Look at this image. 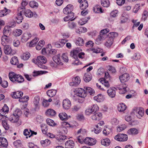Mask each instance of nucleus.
Listing matches in <instances>:
<instances>
[{
	"label": "nucleus",
	"instance_id": "obj_54",
	"mask_svg": "<svg viewBox=\"0 0 148 148\" xmlns=\"http://www.w3.org/2000/svg\"><path fill=\"white\" fill-rule=\"evenodd\" d=\"M30 6L32 8H37L38 5V3L34 1H30L29 3Z\"/></svg>",
	"mask_w": 148,
	"mask_h": 148
},
{
	"label": "nucleus",
	"instance_id": "obj_4",
	"mask_svg": "<svg viewBox=\"0 0 148 148\" xmlns=\"http://www.w3.org/2000/svg\"><path fill=\"white\" fill-rule=\"evenodd\" d=\"M18 110L15 111V112L10 115L9 118V120L11 122L16 123L18 121L19 119V116L18 113H17Z\"/></svg>",
	"mask_w": 148,
	"mask_h": 148
},
{
	"label": "nucleus",
	"instance_id": "obj_15",
	"mask_svg": "<svg viewBox=\"0 0 148 148\" xmlns=\"http://www.w3.org/2000/svg\"><path fill=\"white\" fill-rule=\"evenodd\" d=\"M115 89L114 88H110L107 91V92L110 97L113 98L115 97L116 95Z\"/></svg>",
	"mask_w": 148,
	"mask_h": 148
},
{
	"label": "nucleus",
	"instance_id": "obj_62",
	"mask_svg": "<svg viewBox=\"0 0 148 148\" xmlns=\"http://www.w3.org/2000/svg\"><path fill=\"white\" fill-rule=\"evenodd\" d=\"M29 100V97L28 96H26L24 97L19 98L18 100L19 102H24L27 101Z\"/></svg>",
	"mask_w": 148,
	"mask_h": 148
},
{
	"label": "nucleus",
	"instance_id": "obj_50",
	"mask_svg": "<svg viewBox=\"0 0 148 148\" xmlns=\"http://www.w3.org/2000/svg\"><path fill=\"white\" fill-rule=\"evenodd\" d=\"M106 36V34H100L96 40L97 41H98L99 43H100L101 41L105 39Z\"/></svg>",
	"mask_w": 148,
	"mask_h": 148
},
{
	"label": "nucleus",
	"instance_id": "obj_42",
	"mask_svg": "<svg viewBox=\"0 0 148 148\" xmlns=\"http://www.w3.org/2000/svg\"><path fill=\"white\" fill-rule=\"evenodd\" d=\"M24 13L25 15L27 17L30 18L32 17L33 16L32 12L29 10H27L23 12Z\"/></svg>",
	"mask_w": 148,
	"mask_h": 148
},
{
	"label": "nucleus",
	"instance_id": "obj_39",
	"mask_svg": "<svg viewBox=\"0 0 148 148\" xmlns=\"http://www.w3.org/2000/svg\"><path fill=\"white\" fill-rule=\"evenodd\" d=\"M45 43V42L44 40H40L36 46V49L38 50H40L43 46Z\"/></svg>",
	"mask_w": 148,
	"mask_h": 148
},
{
	"label": "nucleus",
	"instance_id": "obj_43",
	"mask_svg": "<svg viewBox=\"0 0 148 148\" xmlns=\"http://www.w3.org/2000/svg\"><path fill=\"white\" fill-rule=\"evenodd\" d=\"M90 19L89 17H85L84 18L81 19L78 22V23L81 25H83L86 23L88 20Z\"/></svg>",
	"mask_w": 148,
	"mask_h": 148
},
{
	"label": "nucleus",
	"instance_id": "obj_29",
	"mask_svg": "<svg viewBox=\"0 0 148 148\" xmlns=\"http://www.w3.org/2000/svg\"><path fill=\"white\" fill-rule=\"evenodd\" d=\"M10 12V10L8 9L5 8L2 10L0 11V17H2L6 15Z\"/></svg>",
	"mask_w": 148,
	"mask_h": 148
},
{
	"label": "nucleus",
	"instance_id": "obj_8",
	"mask_svg": "<svg viewBox=\"0 0 148 148\" xmlns=\"http://www.w3.org/2000/svg\"><path fill=\"white\" fill-rule=\"evenodd\" d=\"M85 143L89 145H95L96 142V140L95 138L87 137L84 140Z\"/></svg>",
	"mask_w": 148,
	"mask_h": 148
},
{
	"label": "nucleus",
	"instance_id": "obj_41",
	"mask_svg": "<svg viewBox=\"0 0 148 148\" xmlns=\"http://www.w3.org/2000/svg\"><path fill=\"white\" fill-rule=\"evenodd\" d=\"M30 56V54L29 52H27L23 53L21 56V58L24 60H27L29 59Z\"/></svg>",
	"mask_w": 148,
	"mask_h": 148
},
{
	"label": "nucleus",
	"instance_id": "obj_57",
	"mask_svg": "<svg viewBox=\"0 0 148 148\" xmlns=\"http://www.w3.org/2000/svg\"><path fill=\"white\" fill-rule=\"evenodd\" d=\"M42 131L44 134H46L47 133V128L46 125L45 124H42L41 125Z\"/></svg>",
	"mask_w": 148,
	"mask_h": 148
},
{
	"label": "nucleus",
	"instance_id": "obj_31",
	"mask_svg": "<svg viewBox=\"0 0 148 148\" xmlns=\"http://www.w3.org/2000/svg\"><path fill=\"white\" fill-rule=\"evenodd\" d=\"M88 5V1L86 0H84L80 3V8L81 10H84L87 8Z\"/></svg>",
	"mask_w": 148,
	"mask_h": 148
},
{
	"label": "nucleus",
	"instance_id": "obj_6",
	"mask_svg": "<svg viewBox=\"0 0 148 148\" xmlns=\"http://www.w3.org/2000/svg\"><path fill=\"white\" fill-rule=\"evenodd\" d=\"M77 96L81 97L84 98L86 96V93L85 90L82 88H77L74 91Z\"/></svg>",
	"mask_w": 148,
	"mask_h": 148
},
{
	"label": "nucleus",
	"instance_id": "obj_18",
	"mask_svg": "<svg viewBox=\"0 0 148 148\" xmlns=\"http://www.w3.org/2000/svg\"><path fill=\"white\" fill-rule=\"evenodd\" d=\"M10 41L8 36L3 35L1 37V44L3 45H6Z\"/></svg>",
	"mask_w": 148,
	"mask_h": 148
},
{
	"label": "nucleus",
	"instance_id": "obj_24",
	"mask_svg": "<svg viewBox=\"0 0 148 148\" xmlns=\"http://www.w3.org/2000/svg\"><path fill=\"white\" fill-rule=\"evenodd\" d=\"M56 112L53 110L51 109H49L47 110L45 112L46 114L50 116H53L55 115Z\"/></svg>",
	"mask_w": 148,
	"mask_h": 148
},
{
	"label": "nucleus",
	"instance_id": "obj_40",
	"mask_svg": "<svg viewBox=\"0 0 148 148\" xmlns=\"http://www.w3.org/2000/svg\"><path fill=\"white\" fill-rule=\"evenodd\" d=\"M76 43L77 45L79 46H82L84 44V41L82 38L79 37L76 40Z\"/></svg>",
	"mask_w": 148,
	"mask_h": 148
},
{
	"label": "nucleus",
	"instance_id": "obj_51",
	"mask_svg": "<svg viewBox=\"0 0 148 148\" xmlns=\"http://www.w3.org/2000/svg\"><path fill=\"white\" fill-rule=\"evenodd\" d=\"M90 108L93 113L96 112L99 110V107L97 104L93 105Z\"/></svg>",
	"mask_w": 148,
	"mask_h": 148
},
{
	"label": "nucleus",
	"instance_id": "obj_5",
	"mask_svg": "<svg viewBox=\"0 0 148 148\" xmlns=\"http://www.w3.org/2000/svg\"><path fill=\"white\" fill-rule=\"evenodd\" d=\"M116 140L119 141H125L127 140V136L124 134H120L116 135L114 137Z\"/></svg>",
	"mask_w": 148,
	"mask_h": 148
},
{
	"label": "nucleus",
	"instance_id": "obj_2",
	"mask_svg": "<svg viewBox=\"0 0 148 148\" xmlns=\"http://www.w3.org/2000/svg\"><path fill=\"white\" fill-rule=\"evenodd\" d=\"M82 51V49L79 48H76L74 49L73 51L71 52V56L75 60L72 63V64L74 66L78 65L81 64V63L78 60L77 58L78 53Z\"/></svg>",
	"mask_w": 148,
	"mask_h": 148
},
{
	"label": "nucleus",
	"instance_id": "obj_63",
	"mask_svg": "<svg viewBox=\"0 0 148 148\" xmlns=\"http://www.w3.org/2000/svg\"><path fill=\"white\" fill-rule=\"evenodd\" d=\"M22 32L21 30L20 29H16L14 32V35L16 36H19L21 35Z\"/></svg>",
	"mask_w": 148,
	"mask_h": 148
},
{
	"label": "nucleus",
	"instance_id": "obj_12",
	"mask_svg": "<svg viewBox=\"0 0 148 148\" xmlns=\"http://www.w3.org/2000/svg\"><path fill=\"white\" fill-rule=\"evenodd\" d=\"M62 106L63 108L64 109H69L71 106L70 101L67 99H64L63 101Z\"/></svg>",
	"mask_w": 148,
	"mask_h": 148
},
{
	"label": "nucleus",
	"instance_id": "obj_60",
	"mask_svg": "<svg viewBox=\"0 0 148 148\" xmlns=\"http://www.w3.org/2000/svg\"><path fill=\"white\" fill-rule=\"evenodd\" d=\"M47 123L49 125L51 126H54L55 125V123L54 121L50 119H47Z\"/></svg>",
	"mask_w": 148,
	"mask_h": 148
},
{
	"label": "nucleus",
	"instance_id": "obj_35",
	"mask_svg": "<svg viewBox=\"0 0 148 148\" xmlns=\"http://www.w3.org/2000/svg\"><path fill=\"white\" fill-rule=\"evenodd\" d=\"M74 16V13H71L69 14L67 16L65 17L64 18V21H67L69 20H73L75 19V18L72 19Z\"/></svg>",
	"mask_w": 148,
	"mask_h": 148
},
{
	"label": "nucleus",
	"instance_id": "obj_22",
	"mask_svg": "<svg viewBox=\"0 0 148 148\" xmlns=\"http://www.w3.org/2000/svg\"><path fill=\"white\" fill-rule=\"evenodd\" d=\"M92 119L95 121H99L102 117V115L100 113H97L93 115L91 117Z\"/></svg>",
	"mask_w": 148,
	"mask_h": 148
},
{
	"label": "nucleus",
	"instance_id": "obj_20",
	"mask_svg": "<svg viewBox=\"0 0 148 148\" xmlns=\"http://www.w3.org/2000/svg\"><path fill=\"white\" fill-rule=\"evenodd\" d=\"M32 36L31 34L29 33H25L23 34L22 38V41L26 42Z\"/></svg>",
	"mask_w": 148,
	"mask_h": 148
},
{
	"label": "nucleus",
	"instance_id": "obj_16",
	"mask_svg": "<svg viewBox=\"0 0 148 148\" xmlns=\"http://www.w3.org/2000/svg\"><path fill=\"white\" fill-rule=\"evenodd\" d=\"M68 41V40L65 39L60 40L58 42L55 43V45L58 48L63 47L64 44Z\"/></svg>",
	"mask_w": 148,
	"mask_h": 148
},
{
	"label": "nucleus",
	"instance_id": "obj_53",
	"mask_svg": "<svg viewBox=\"0 0 148 148\" xmlns=\"http://www.w3.org/2000/svg\"><path fill=\"white\" fill-rule=\"evenodd\" d=\"M68 132V130L67 128L65 127H62L60 128L59 133L63 134H66Z\"/></svg>",
	"mask_w": 148,
	"mask_h": 148
},
{
	"label": "nucleus",
	"instance_id": "obj_44",
	"mask_svg": "<svg viewBox=\"0 0 148 148\" xmlns=\"http://www.w3.org/2000/svg\"><path fill=\"white\" fill-rule=\"evenodd\" d=\"M109 0H101V4L104 7H108L110 5Z\"/></svg>",
	"mask_w": 148,
	"mask_h": 148
},
{
	"label": "nucleus",
	"instance_id": "obj_47",
	"mask_svg": "<svg viewBox=\"0 0 148 148\" xmlns=\"http://www.w3.org/2000/svg\"><path fill=\"white\" fill-rule=\"evenodd\" d=\"M39 40V39L36 37L32 41L30 42L29 46L31 47H33L35 46Z\"/></svg>",
	"mask_w": 148,
	"mask_h": 148
},
{
	"label": "nucleus",
	"instance_id": "obj_13",
	"mask_svg": "<svg viewBox=\"0 0 148 148\" xmlns=\"http://www.w3.org/2000/svg\"><path fill=\"white\" fill-rule=\"evenodd\" d=\"M53 60L57 64L60 66L62 65L63 63L60 59L59 55L54 56L53 57Z\"/></svg>",
	"mask_w": 148,
	"mask_h": 148
},
{
	"label": "nucleus",
	"instance_id": "obj_30",
	"mask_svg": "<svg viewBox=\"0 0 148 148\" xmlns=\"http://www.w3.org/2000/svg\"><path fill=\"white\" fill-rule=\"evenodd\" d=\"M23 13V12L21 10L19 11V12L18 13V16L16 17V21L18 23H19L22 21L23 19L22 16Z\"/></svg>",
	"mask_w": 148,
	"mask_h": 148
},
{
	"label": "nucleus",
	"instance_id": "obj_52",
	"mask_svg": "<svg viewBox=\"0 0 148 148\" xmlns=\"http://www.w3.org/2000/svg\"><path fill=\"white\" fill-rule=\"evenodd\" d=\"M148 16V12L147 10H144L142 14V20L145 21Z\"/></svg>",
	"mask_w": 148,
	"mask_h": 148
},
{
	"label": "nucleus",
	"instance_id": "obj_59",
	"mask_svg": "<svg viewBox=\"0 0 148 148\" xmlns=\"http://www.w3.org/2000/svg\"><path fill=\"white\" fill-rule=\"evenodd\" d=\"M9 26H6L5 27L3 31L4 35L8 36V34L9 32Z\"/></svg>",
	"mask_w": 148,
	"mask_h": 148
},
{
	"label": "nucleus",
	"instance_id": "obj_56",
	"mask_svg": "<svg viewBox=\"0 0 148 148\" xmlns=\"http://www.w3.org/2000/svg\"><path fill=\"white\" fill-rule=\"evenodd\" d=\"M126 127V126L125 124H123L118 126L117 130L119 132H120L124 130Z\"/></svg>",
	"mask_w": 148,
	"mask_h": 148
},
{
	"label": "nucleus",
	"instance_id": "obj_23",
	"mask_svg": "<svg viewBox=\"0 0 148 148\" xmlns=\"http://www.w3.org/2000/svg\"><path fill=\"white\" fill-rule=\"evenodd\" d=\"M110 143V140L108 138L102 139L101 141V143L102 145L106 147L109 145Z\"/></svg>",
	"mask_w": 148,
	"mask_h": 148
},
{
	"label": "nucleus",
	"instance_id": "obj_19",
	"mask_svg": "<svg viewBox=\"0 0 148 148\" xmlns=\"http://www.w3.org/2000/svg\"><path fill=\"white\" fill-rule=\"evenodd\" d=\"M8 142L5 138L0 137V146L1 147H7Z\"/></svg>",
	"mask_w": 148,
	"mask_h": 148
},
{
	"label": "nucleus",
	"instance_id": "obj_38",
	"mask_svg": "<svg viewBox=\"0 0 148 148\" xmlns=\"http://www.w3.org/2000/svg\"><path fill=\"white\" fill-rule=\"evenodd\" d=\"M126 108L125 105L123 103H121L118 105V109L119 111L122 112L125 110Z\"/></svg>",
	"mask_w": 148,
	"mask_h": 148
},
{
	"label": "nucleus",
	"instance_id": "obj_36",
	"mask_svg": "<svg viewBox=\"0 0 148 148\" xmlns=\"http://www.w3.org/2000/svg\"><path fill=\"white\" fill-rule=\"evenodd\" d=\"M56 92L57 90H50L47 91V94L49 97H52L56 95Z\"/></svg>",
	"mask_w": 148,
	"mask_h": 148
},
{
	"label": "nucleus",
	"instance_id": "obj_46",
	"mask_svg": "<svg viewBox=\"0 0 148 148\" xmlns=\"http://www.w3.org/2000/svg\"><path fill=\"white\" fill-rule=\"evenodd\" d=\"M9 111V108L5 104L2 109L0 111V114H4L8 112Z\"/></svg>",
	"mask_w": 148,
	"mask_h": 148
},
{
	"label": "nucleus",
	"instance_id": "obj_61",
	"mask_svg": "<svg viewBox=\"0 0 148 148\" xmlns=\"http://www.w3.org/2000/svg\"><path fill=\"white\" fill-rule=\"evenodd\" d=\"M118 35V34L117 33L113 32L110 33L109 34V36H110V38H112L114 39V38H116L117 37Z\"/></svg>",
	"mask_w": 148,
	"mask_h": 148
},
{
	"label": "nucleus",
	"instance_id": "obj_21",
	"mask_svg": "<svg viewBox=\"0 0 148 148\" xmlns=\"http://www.w3.org/2000/svg\"><path fill=\"white\" fill-rule=\"evenodd\" d=\"M127 133L129 135H135L138 134V131L136 128H132L128 130Z\"/></svg>",
	"mask_w": 148,
	"mask_h": 148
},
{
	"label": "nucleus",
	"instance_id": "obj_17",
	"mask_svg": "<svg viewBox=\"0 0 148 148\" xmlns=\"http://www.w3.org/2000/svg\"><path fill=\"white\" fill-rule=\"evenodd\" d=\"M23 95V93L22 92L17 91L13 92L11 95L12 97L14 99H18L22 97Z\"/></svg>",
	"mask_w": 148,
	"mask_h": 148
},
{
	"label": "nucleus",
	"instance_id": "obj_9",
	"mask_svg": "<svg viewBox=\"0 0 148 148\" xmlns=\"http://www.w3.org/2000/svg\"><path fill=\"white\" fill-rule=\"evenodd\" d=\"M127 85L125 84H121L119 85L117 87V88L120 90L119 92L121 94L125 93L127 91L126 88Z\"/></svg>",
	"mask_w": 148,
	"mask_h": 148
},
{
	"label": "nucleus",
	"instance_id": "obj_11",
	"mask_svg": "<svg viewBox=\"0 0 148 148\" xmlns=\"http://www.w3.org/2000/svg\"><path fill=\"white\" fill-rule=\"evenodd\" d=\"M119 78L121 83H124L129 79L130 76L127 73H125L120 76Z\"/></svg>",
	"mask_w": 148,
	"mask_h": 148
},
{
	"label": "nucleus",
	"instance_id": "obj_1",
	"mask_svg": "<svg viewBox=\"0 0 148 148\" xmlns=\"http://www.w3.org/2000/svg\"><path fill=\"white\" fill-rule=\"evenodd\" d=\"M9 77L10 79L13 82H17L21 83L24 81L23 77L21 75L17 74L13 72H11L9 73Z\"/></svg>",
	"mask_w": 148,
	"mask_h": 148
},
{
	"label": "nucleus",
	"instance_id": "obj_64",
	"mask_svg": "<svg viewBox=\"0 0 148 148\" xmlns=\"http://www.w3.org/2000/svg\"><path fill=\"white\" fill-rule=\"evenodd\" d=\"M62 59L65 62H67L68 61V58L66 53H63L62 55Z\"/></svg>",
	"mask_w": 148,
	"mask_h": 148
},
{
	"label": "nucleus",
	"instance_id": "obj_10",
	"mask_svg": "<svg viewBox=\"0 0 148 148\" xmlns=\"http://www.w3.org/2000/svg\"><path fill=\"white\" fill-rule=\"evenodd\" d=\"M73 7L71 4L68 5L66 7L64 8L63 10V12L65 14H68L72 13L71 12L73 10Z\"/></svg>",
	"mask_w": 148,
	"mask_h": 148
},
{
	"label": "nucleus",
	"instance_id": "obj_45",
	"mask_svg": "<svg viewBox=\"0 0 148 148\" xmlns=\"http://www.w3.org/2000/svg\"><path fill=\"white\" fill-rule=\"evenodd\" d=\"M93 11L97 13H103V12L101 8L99 5H97L94 7Z\"/></svg>",
	"mask_w": 148,
	"mask_h": 148
},
{
	"label": "nucleus",
	"instance_id": "obj_37",
	"mask_svg": "<svg viewBox=\"0 0 148 148\" xmlns=\"http://www.w3.org/2000/svg\"><path fill=\"white\" fill-rule=\"evenodd\" d=\"M67 25L69 28L71 29H73L76 27L77 24L71 20L68 22Z\"/></svg>",
	"mask_w": 148,
	"mask_h": 148
},
{
	"label": "nucleus",
	"instance_id": "obj_32",
	"mask_svg": "<svg viewBox=\"0 0 148 148\" xmlns=\"http://www.w3.org/2000/svg\"><path fill=\"white\" fill-rule=\"evenodd\" d=\"M114 41V39L112 38H108L105 43V45L107 47H110L113 44Z\"/></svg>",
	"mask_w": 148,
	"mask_h": 148
},
{
	"label": "nucleus",
	"instance_id": "obj_28",
	"mask_svg": "<svg viewBox=\"0 0 148 148\" xmlns=\"http://www.w3.org/2000/svg\"><path fill=\"white\" fill-rule=\"evenodd\" d=\"M92 78L91 74L89 73L85 74L84 77V80L86 82H88L90 81Z\"/></svg>",
	"mask_w": 148,
	"mask_h": 148
},
{
	"label": "nucleus",
	"instance_id": "obj_58",
	"mask_svg": "<svg viewBox=\"0 0 148 148\" xmlns=\"http://www.w3.org/2000/svg\"><path fill=\"white\" fill-rule=\"evenodd\" d=\"M2 124L3 127L6 130H8L9 129V125L7 124L5 121L2 120Z\"/></svg>",
	"mask_w": 148,
	"mask_h": 148
},
{
	"label": "nucleus",
	"instance_id": "obj_3",
	"mask_svg": "<svg viewBox=\"0 0 148 148\" xmlns=\"http://www.w3.org/2000/svg\"><path fill=\"white\" fill-rule=\"evenodd\" d=\"M3 46H4L3 48L4 52L5 54L13 55L15 54V51L12 49L10 46L7 45Z\"/></svg>",
	"mask_w": 148,
	"mask_h": 148
},
{
	"label": "nucleus",
	"instance_id": "obj_7",
	"mask_svg": "<svg viewBox=\"0 0 148 148\" xmlns=\"http://www.w3.org/2000/svg\"><path fill=\"white\" fill-rule=\"evenodd\" d=\"M32 61L34 63L40 62L42 64H45L47 62V59L44 56H38L36 58L33 59Z\"/></svg>",
	"mask_w": 148,
	"mask_h": 148
},
{
	"label": "nucleus",
	"instance_id": "obj_34",
	"mask_svg": "<svg viewBox=\"0 0 148 148\" xmlns=\"http://www.w3.org/2000/svg\"><path fill=\"white\" fill-rule=\"evenodd\" d=\"M40 100V99L39 96H36L34 97L33 103L36 108L39 106Z\"/></svg>",
	"mask_w": 148,
	"mask_h": 148
},
{
	"label": "nucleus",
	"instance_id": "obj_25",
	"mask_svg": "<svg viewBox=\"0 0 148 148\" xmlns=\"http://www.w3.org/2000/svg\"><path fill=\"white\" fill-rule=\"evenodd\" d=\"M95 100L97 102H100L103 101L104 99V96L101 94H99L98 95L95 96L94 97Z\"/></svg>",
	"mask_w": 148,
	"mask_h": 148
},
{
	"label": "nucleus",
	"instance_id": "obj_27",
	"mask_svg": "<svg viewBox=\"0 0 148 148\" xmlns=\"http://www.w3.org/2000/svg\"><path fill=\"white\" fill-rule=\"evenodd\" d=\"M74 146V143L72 140H69L65 143L66 148H73Z\"/></svg>",
	"mask_w": 148,
	"mask_h": 148
},
{
	"label": "nucleus",
	"instance_id": "obj_55",
	"mask_svg": "<svg viewBox=\"0 0 148 148\" xmlns=\"http://www.w3.org/2000/svg\"><path fill=\"white\" fill-rule=\"evenodd\" d=\"M112 132V130L108 127H106L103 131V133L105 135H107Z\"/></svg>",
	"mask_w": 148,
	"mask_h": 148
},
{
	"label": "nucleus",
	"instance_id": "obj_49",
	"mask_svg": "<svg viewBox=\"0 0 148 148\" xmlns=\"http://www.w3.org/2000/svg\"><path fill=\"white\" fill-rule=\"evenodd\" d=\"M10 62L13 65H16L18 63V60L17 57L14 56L11 59Z\"/></svg>",
	"mask_w": 148,
	"mask_h": 148
},
{
	"label": "nucleus",
	"instance_id": "obj_14",
	"mask_svg": "<svg viewBox=\"0 0 148 148\" xmlns=\"http://www.w3.org/2000/svg\"><path fill=\"white\" fill-rule=\"evenodd\" d=\"M73 82H70L69 84L71 86H75L79 84L80 82V79L78 77H76L72 79Z\"/></svg>",
	"mask_w": 148,
	"mask_h": 148
},
{
	"label": "nucleus",
	"instance_id": "obj_48",
	"mask_svg": "<svg viewBox=\"0 0 148 148\" xmlns=\"http://www.w3.org/2000/svg\"><path fill=\"white\" fill-rule=\"evenodd\" d=\"M144 113V109L142 108H140V110L138 111V114H137V117L140 118L143 115Z\"/></svg>",
	"mask_w": 148,
	"mask_h": 148
},
{
	"label": "nucleus",
	"instance_id": "obj_26",
	"mask_svg": "<svg viewBox=\"0 0 148 148\" xmlns=\"http://www.w3.org/2000/svg\"><path fill=\"white\" fill-rule=\"evenodd\" d=\"M59 116L62 120L66 121L67 120L70 116H68L67 114L65 112H62L60 113L59 114Z\"/></svg>",
	"mask_w": 148,
	"mask_h": 148
},
{
	"label": "nucleus",
	"instance_id": "obj_33",
	"mask_svg": "<svg viewBox=\"0 0 148 148\" xmlns=\"http://www.w3.org/2000/svg\"><path fill=\"white\" fill-rule=\"evenodd\" d=\"M51 141L47 139L40 141L41 145L44 147H46L51 144Z\"/></svg>",
	"mask_w": 148,
	"mask_h": 148
}]
</instances>
